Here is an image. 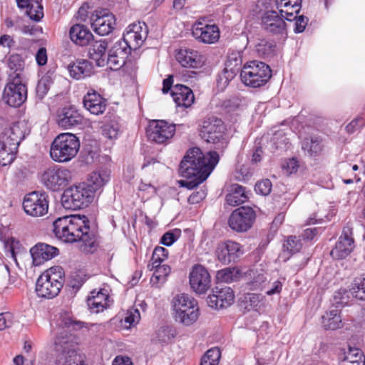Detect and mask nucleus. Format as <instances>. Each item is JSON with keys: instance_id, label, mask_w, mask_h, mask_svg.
I'll return each mask as SVG.
<instances>
[{"instance_id": "obj_23", "label": "nucleus", "mask_w": 365, "mask_h": 365, "mask_svg": "<svg viewBox=\"0 0 365 365\" xmlns=\"http://www.w3.org/2000/svg\"><path fill=\"white\" fill-rule=\"evenodd\" d=\"M30 252L32 257L33 264L34 266H40L57 256L59 250L54 246L39 242L31 247Z\"/></svg>"}, {"instance_id": "obj_31", "label": "nucleus", "mask_w": 365, "mask_h": 365, "mask_svg": "<svg viewBox=\"0 0 365 365\" xmlns=\"http://www.w3.org/2000/svg\"><path fill=\"white\" fill-rule=\"evenodd\" d=\"M277 9L286 20L292 21L296 19L302 6V0H275Z\"/></svg>"}, {"instance_id": "obj_38", "label": "nucleus", "mask_w": 365, "mask_h": 365, "mask_svg": "<svg viewBox=\"0 0 365 365\" xmlns=\"http://www.w3.org/2000/svg\"><path fill=\"white\" fill-rule=\"evenodd\" d=\"M322 325L325 329L335 330L342 327L340 312L336 309H332L322 316Z\"/></svg>"}, {"instance_id": "obj_53", "label": "nucleus", "mask_w": 365, "mask_h": 365, "mask_svg": "<svg viewBox=\"0 0 365 365\" xmlns=\"http://www.w3.org/2000/svg\"><path fill=\"white\" fill-rule=\"evenodd\" d=\"M299 167V163L294 158L285 160L282 164V170L287 175L296 173Z\"/></svg>"}, {"instance_id": "obj_19", "label": "nucleus", "mask_w": 365, "mask_h": 365, "mask_svg": "<svg viewBox=\"0 0 365 365\" xmlns=\"http://www.w3.org/2000/svg\"><path fill=\"white\" fill-rule=\"evenodd\" d=\"M189 278L190 287L197 294H205L211 287L210 274L201 264H196L192 267Z\"/></svg>"}, {"instance_id": "obj_55", "label": "nucleus", "mask_w": 365, "mask_h": 365, "mask_svg": "<svg viewBox=\"0 0 365 365\" xmlns=\"http://www.w3.org/2000/svg\"><path fill=\"white\" fill-rule=\"evenodd\" d=\"M154 273L152 277V279L155 278L157 282H160L161 280H164L166 277L170 272V267L166 264H161L158 266L157 267H153Z\"/></svg>"}, {"instance_id": "obj_49", "label": "nucleus", "mask_w": 365, "mask_h": 365, "mask_svg": "<svg viewBox=\"0 0 365 365\" xmlns=\"http://www.w3.org/2000/svg\"><path fill=\"white\" fill-rule=\"evenodd\" d=\"M302 246L300 240L296 236H289L283 244V249L290 254H294L301 250Z\"/></svg>"}, {"instance_id": "obj_5", "label": "nucleus", "mask_w": 365, "mask_h": 365, "mask_svg": "<svg viewBox=\"0 0 365 365\" xmlns=\"http://www.w3.org/2000/svg\"><path fill=\"white\" fill-rule=\"evenodd\" d=\"M63 282V268L59 266L52 267L38 277L36 284V294L41 298L53 299L59 294Z\"/></svg>"}, {"instance_id": "obj_39", "label": "nucleus", "mask_w": 365, "mask_h": 365, "mask_svg": "<svg viewBox=\"0 0 365 365\" xmlns=\"http://www.w3.org/2000/svg\"><path fill=\"white\" fill-rule=\"evenodd\" d=\"M248 197L245 192V187L235 184L232 186L231 192L226 195V201L231 206H237L245 202Z\"/></svg>"}, {"instance_id": "obj_13", "label": "nucleus", "mask_w": 365, "mask_h": 365, "mask_svg": "<svg viewBox=\"0 0 365 365\" xmlns=\"http://www.w3.org/2000/svg\"><path fill=\"white\" fill-rule=\"evenodd\" d=\"M225 130L223 121L212 116L202 121L199 134L200 138L207 143H217L224 139Z\"/></svg>"}, {"instance_id": "obj_7", "label": "nucleus", "mask_w": 365, "mask_h": 365, "mask_svg": "<svg viewBox=\"0 0 365 365\" xmlns=\"http://www.w3.org/2000/svg\"><path fill=\"white\" fill-rule=\"evenodd\" d=\"M272 71L268 65L259 61H252L244 65L240 78L244 84L252 88H259L270 79Z\"/></svg>"}, {"instance_id": "obj_46", "label": "nucleus", "mask_w": 365, "mask_h": 365, "mask_svg": "<svg viewBox=\"0 0 365 365\" xmlns=\"http://www.w3.org/2000/svg\"><path fill=\"white\" fill-rule=\"evenodd\" d=\"M238 274V269L236 268L227 267L217 271L216 278L221 282L230 283L236 279Z\"/></svg>"}, {"instance_id": "obj_44", "label": "nucleus", "mask_w": 365, "mask_h": 365, "mask_svg": "<svg viewBox=\"0 0 365 365\" xmlns=\"http://www.w3.org/2000/svg\"><path fill=\"white\" fill-rule=\"evenodd\" d=\"M156 334L159 341L163 344H169L177 336L178 332L173 327L166 326L160 327Z\"/></svg>"}, {"instance_id": "obj_48", "label": "nucleus", "mask_w": 365, "mask_h": 365, "mask_svg": "<svg viewBox=\"0 0 365 365\" xmlns=\"http://www.w3.org/2000/svg\"><path fill=\"white\" fill-rule=\"evenodd\" d=\"M350 291L356 299L365 300V278L355 279Z\"/></svg>"}, {"instance_id": "obj_12", "label": "nucleus", "mask_w": 365, "mask_h": 365, "mask_svg": "<svg viewBox=\"0 0 365 365\" xmlns=\"http://www.w3.org/2000/svg\"><path fill=\"white\" fill-rule=\"evenodd\" d=\"M48 205V196L44 192H29L25 195L23 200V208L25 212L32 217H42L46 215Z\"/></svg>"}, {"instance_id": "obj_59", "label": "nucleus", "mask_w": 365, "mask_h": 365, "mask_svg": "<svg viewBox=\"0 0 365 365\" xmlns=\"http://www.w3.org/2000/svg\"><path fill=\"white\" fill-rule=\"evenodd\" d=\"M140 319V312L138 309H130L128 310L126 317H125V322L129 324L130 326H133L138 324Z\"/></svg>"}, {"instance_id": "obj_63", "label": "nucleus", "mask_w": 365, "mask_h": 365, "mask_svg": "<svg viewBox=\"0 0 365 365\" xmlns=\"http://www.w3.org/2000/svg\"><path fill=\"white\" fill-rule=\"evenodd\" d=\"M175 85H173V76L170 75L168 78H165L163 81V88L162 92L164 94H166L169 92H172Z\"/></svg>"}, {"instance_id": "obj_54", "label": "nucleus", "mask_w": 365, "mask_h": 365, "mask_svg": "<svg viewBox=\"0 0 365 365\" xmlns=\"http://www.w3.org/2000/svg\"><path fill=\"white\" fill-rule=\"evenodd\" d=\"M100 157V149L98 148L86 149L83 155L82 156V161L86 164L89 165L98 160Z\"/></svg>"}, {"instance_id": "obj_51", "label": "nucleus", "mask_w": 365, "mask_h": 365, "mask_svg": "<svg viewBox=\"0 0 365 365\" xmlns=\"http://www.w3.org/2000/svg\"><path fill=\"white\" fill-rule=\"evenodd\" d=\"M35 4H31V6L26 10V14L31 19L39 21L43 16V6L38 0L35 1Z\"/></svg>"}, {"instance_id": "obj_40", "label": "nucleus", "mask_w": 365, "mask_h": 365, "mask_svg": "<svg viewBox=\"0 0 365 365\" xmlns=\"http://www.w3.org/2000/svg\"><path fill=\"white\" fill-rule=\"evenodd\" d=\"M8 67L10 70L9 80H21V76L24 70V62L20 55H11L8 59Z\"/></svg>"}, {"instance_id": "obj_8", "label": "nucleus", "mask_w": 365, "mask_h": 365, "mask_svg": "<svg viewBox=\"0 0 365 365\" xmlns=\"http://www.w3.org/2000/svg\"><path fill=\"white\" fill-rule=\"evenodd\" d=\"M93 197L92 190L86 183H80L65 190L61 200L66 209L76 210L88 207Z\"/></svg>"}, {"instance_id": "obj_27", "label": "nucleus", "mask_w": 365, "mask_h": 365, "mask_svg": "<svg viewBox=\"0 0 365 365\" xmlns=\"http://www.w3.org/2000/svg\"><path fill=\"white\" fill-rule=\"evenodd\" d=\"M84 108L91 114H103L107 107V101L95 90H90L83 99Z\"/></svg>"}, {"instance_id": "obj_22", "label": "nucleus", "mask_w": 365, "mask_h": 365, "mask_svg": "<svg viewBox=\"0 0 365 365\" xmlns=\"http://www.w3.org/2000/svg\"><path fill=\"white\" fill-rule=\"evenodd\" d=\"M235 300L233 290L228 287H216L212 294L207 297L210 307L215 309H222L230 307Z\"/></svg>"}, {"instance_id": "obj_26", "label": "nucleus", "mask_w": 365, "mask_h": 365, "mask_svg": "<svg viewBox=\"0 0 365 365\" xmlns=\"http://www.w3.org/2000/svg\"><path fill=\"white\" fill-rule=\"evenodd\" d=\"M83 119L81 114L73 106L63 108L57 115V123L64 129L81 124Z\"/></svg>"}, {"instance_id": "obj_32", "label": "nucleus", "mask_w": 365, "mask_h": 365, "mask_svg": "<svg viewBox=\"0 0 365 365\" xmlns=\"http://www.w3.org/2000/svg\"><path fill=\"white\" fill-rule=\"evenodd\" d=\"M70 76L76 80H80L91 76L93 73V66L86 59H77L70 63L67 67Z\"/></svg>"}, {"instance_id": "obj_11", "label": "nucleus", "mask_w": 365, "mask_h": 365, "mask_svg": "<svg viewBox=\"0 0 365 365\" xmlns=\"http://www.w3.org/2000/svg\"><path fill=\"white\" fill-rule=\"evenodd\" d=\"M255 219V211L251 207L242 206L232 212L228 225L235 232H245L253 226Z\"/></svg>"}, {"instance_id": "obj_47", "label": "nucleus", "mask_w": 365, "mask_h": 365, "mask_svg": "<svg viewBox=\"0 0 365 365\" xmlns=\"http://www.w3.org/2000/svg\"><path fill=\"white\" fill-rule=\"evenodd\" d=\"M342 360L344 361V364H347V362L353 363L361 360H365V358L362 351L359 349L349 346L347 351H344Z\"/></svg>"}, {"instance_id": "obj_37", "label": "nucleus", "mask_w": 365, "mask_h": 365, "mask_svg": "<svg viewBox=\"0 0 365 365\" xmlns=\"http://www.w3.org/2000/svg\"><path fill=\"white\" fill-rule=\"evenodd\" d=\"M323 138L320 136L305 138L302 143V148L310 156L319 155L324 149Z\"/></svg>"}, {"instance_id": "obj_20", "label": "nucleus", "mask_w": 365, "mask_h": 365, "mask_svg": "<svg viewBox=\"0 0 365 365\" xmlns=\"http://www.w3.org/2000/svg\"><path fill=\"white\" fill-rule=\"evenodd\" d=\"M176 61L184 68H201L206 62V57L197 50L181 48L176 51Z\"/></svg>"}, {"instance_id": "obj_4", "label": "nucleus", "mask_w": 365, "mask_h": 365, "mask_svg": "<svg viewBox=\"0 0 365 365\" xmlns=\"http://www.w3.org/2000/svg\"><path fill=\"white\" fill-rule=\"evenodd\" d=\"M80 145V140L76 135L71 133H61L51 144V158L58 163H68L76 158Z\"/></svg>"}, {"instance_id": "obj_33", "label": "nucleus", "mask_w": 365, "mask_h": 365, "mask_svg": "<svg viewBox=\"0 0 365 365\" xmlns=\"http://www.w3.org/2000/svg\"><path fill=\"white\" fill-rule=\"evenodd\" d=\"M69 35L71 40L81 46H87L93 37L89 29L81 24L73 25L70 29Z\"/></svg>"}, {"instance_id": "obj_2", "label": "nucleus", "mask_w": 365, "mask_h": 365, "mask_svg": "<svg viewBox=\"0 0 365 365\" xmlns=\"http://www.w3.org/2000/svg\"><path fill=\"white\" fill-rule=\"evenodd\" d=\"M83 324L70 317H62L53 329L56 336L55 349L58 352L56 365H86V355L78 353V337L71 333V331L81 329Z\"/></svg>"}, {"instance_id": "obj_30", "label": "nucleus", "mask_w": 365, "mask_h": 365, "mask_svg": "<svg viewBox=\"0 0 365 365\" xmlns=\"http://www.w3.org/2000/svg\"><path fill=\"white\" fill-rule=\"evenodd\" d=\"M109 298L107 289H100L98 291L94 289L90 292L88 297V307L93 313H99L108 307Z\"/></svg>"}, {"instance_id": "obj_14", "label": "nucleus", "mask_w": 365, "mask_h": 365, "mask_svg": "<svg viewBox=\"0 0 365 365\" xmlns=\"http://www.w3.org/2000/svg\"><path fill=\"white\" fill-rule=\"evenodd\" d=\"M115 24V16L106 9H96L91 14V28L98 35H108L114 30Z\"/></svg>"}, {"instance_id": "obj_60", "label": "nucleus", "mask_w": 365, "mask_h": 365, "mask_svg": "<svg viewBox=\"0 0 365 365\" xmlns=\"http://www.w3.org/2000/svg\"><path fill=\"white\" fill-rule=\"evenodd\" d=\"M207 192L205 190L200 189V190L193 192L188 197V202L192 205L200 203L205 198Z\"/></svg>"}, {"instance_id": "obj_35", "label": "nucleus", "mask_w": 365, "mask_h": 365, "mask_svg": "<svg viewBox=\"0 0 365 365\" xmlns=\"http://www.w3.org/2000/svg\"><path fill=\"white\" fill-rule=\"evenodd\" d=\"M107 48L108 43L105 40H100L95 41L89 48V57L95 61L99 66H104Z\"/></svg>"}, {"instance_id": "obj_1", "label": "nucleus", "mask_w": 365, "mask_h": 365, "mask_svg": "<svg viewBox=\"0 0 365 365\" xmlns=\"http://www.w3.org/2000/svg\"><path fill=\"white\" fill-rule=\"evenodd\" d=\"M53 232L64 242H81L80 249L85 254L93 253L98 247V237L91 230L90 222L86 215L58 217L53 223Z\"/></svg>"}, {"instance_id": "obj_29", "label": "nucleus", "mask_w": 365, "mask_h": 365, "mask_svg": "<svg viewBox=\"0 0 365 365\" xmlns=\"http://www.w3.org/2000/svg\"><path fill=\"white\" fill-rule=\"evenodd\" d=\"M171 96L178 107L190 108L195 102V96L190 88L182 84H175Z\"/></svg>"}, {"instance_id": "obj_45", "label": "nucleus", "mask_w": 365, "mask_h": 365, "mask_svg": "<svg viewBox=\"0 0 365 365\" xmlns=\"http://www.w3.org/2000/svg\"><path fill=\"white\" fill-rule=\"evenodd\" d=\"M101 132L105 138L109 140H115L119 135V124L115 121L107 122L101 126Z\"/></svg>"}, {"instance_id": "obj_28", "label": "nucleus", "mask_w": 365, "mask_h": 365, "mask_svg": "<svg viewBox=\"0 0 365 365\" xmlns=\"http://www.w3.org/2000/svg\"><path fill=\"white\" fill-rule=\"evenodd\" d=\"M130 53L128 46H124L117 41L106 56V63L110 69L118 70L125 63V60Z\"/></svg>"}, {"instance_id": "obj_10", "label": "nucleus", "mask_w": 365, "mask_h": 365, "mask_svg": "<svg viewBox=\"0 0 365 365\" xmlns=\"http://www.w3.org/2000/svg\"><path fill=\"white\" fill-rule=\"evenodd\" d=\"M176 132V125L165 120H152L147 129L149 140L157 144H168Z\"/></svg>"}, {"instance_id": "obj_24", "label": "nucleus", "mask_w": 365, "mask_h": 365, "mask_svg": "<svg viewBox=\"0 0 365 365\" xmlns=\"http://www.w3.org/2000/svg\"><path fill=\"white\" fill-rule=\"evenodd\" d=\"M30 133V127L25 120L13 123L6 128L1 137L19 147L21 140Z\"/></svg>"}, {"instance_id": "obj_15", "label": "nucleus", "mask_w": 365, "mask_h": 365, "mask_svg": "<svg viewBox=\"0 0 365 365\" xmlns=\"http://www.w3.org/2000/svg\"><path fill=\"white\" fill-rule=\"evenodd\" d=\"M148 35L147 26L145 23L138 22L130 24L123 34L122 41L118 42L128 46L129 51L139 48Z\"/></svg>"}, {"instance_id": "obj_56", "label": "nucleus", "mask_w": 365, "mask_h": 365, "mask_svg": "<svg viewBox=\"0 0 365 365\" xmlns=\"http://www.w3.org/2000/svg\"><path fill=\"white\" fill-rule=\"evenodd\" d=\"M272 187V184L269 179L262 180L258 181L255 186V190L257 193L262 195H267L270 193Z\"/></svg>"}, {"instance_id": "obj_52", "label": "nucleus", "mask_w": 365, "mask_h": 365, "mask_svg": "<svg viewBox=\"0 0 365 365\" xmlns=\"http://www.w3.org/2000/svg\"><path fill=\"white\" fill-rule=\"evenodd\" d=\"M20 248V242L13 237L9 238L5 243L6 255L16 260V253Z\"/></svg>"}, {"instance_id": "obj_21", "label": "nucleus", "mask_w": 365, "mask_h": 365, "mask_svg": "<svg viewBox=\"0 0 365 365\" xmlns=\"http://www.w3.org/2000/svg\"><path fill=\"white\" fill-rule=\"evenodd\" d=\"M354 247L352 229L349 226H345L335 247L331 250L330 255L335 259H344L353 251Z\"/></svg>"}, {"instance_id": "obj_58", "label": "nucleus", "mask_w": 365, "mask_h": 365, "mask_svg": "<svg viewBox=\"0 0 365 365\" xmlns=\"http://www.w3.org/2000/svg\"><path fill=\"white\" fill-rule=\"evenodd\" d=\"M180 231L176 230L175 232H167L161 237L160 242L165 246L172 245L179 237Z\"/></svg>"}, {"instance_id": "obj_43", "label": "nucleus", "mask_w": 365, "mask_h": 365, "mask_svg": "<svg viewBox=\"0 0 365 365\" xmlns=\"http://www.w3.org/2000/svg\"><path fill=\"white\" fill-rule=\"evenodd\" d=\"M168 254L169 252L166 248L156 247L153 250L150 262L148 265L150 270H153V267H157L165 261L168 257Z\"/></svg>"}, {"instance_id": "obj_25", "label": "nucleus", "mask_w": 365, "mask_h": 365, "mask_svg": "<svg viewBox=\"0 0 365 365\" xmlns=\"http://www.w3.org/2000/svg\"><path fill=\"white\" fill-rule=\"evenodd\" d=\"M262 26L269 33L282 34L286 31L284 18L275 11H267L262 16Z\"/></svg>"}, {"instance_id": "obj_18", "label": "nucleus", "mask_w": 365, "mask_h": 365, "mask_svg": "<svg viewBox=\"0 0 365 365\" xmlns=\"http://www.w3.org/2000/svg\"><path fill=\"white\" fill-rule=\"evenodd\" d=\"M215 253L219 262L228 264L237 261L243 255L244 250L240 243L233 240H226L217 244Z\"/></svg>"}, {"instance_id": "obj_36", "label": "nucleus", "mask_w": 365, "mask_h": 365, "mask_svg": "<svg viewBox=\"0 0 365 365\" xmlns=\"http://www.w3.org/2000/svg\"><path fill=\"white\" fill-rule=\"evenodd\" d=\"M239 61H237V63L235 64L232 63L231 60L226 62L225 68L219 74L217 80V87L220 89L223 90L225 88L229 85L230 82L236 76L237 73L236 66L239 65Z\"/></svg>"}, {"instance_id": "obj_34", "label": "nucleus", "mask_w": 365, "mask_h": 365, "mask_svg": "<svg viewBox=\"0 0 365 365\" xmlns=\"http://www.w3.org/2000/svg\"><path fill=\"white\" fill-rule=\"evenodd\" d=\"M18 146L0 137V165L11 164L16 158Z\"/></svg>"}, {"instance_id": "obj_42", "label": "nucleus", "mask_w": 365, "mask_h": 365, "mask_svg": "<svg viewBox=\"0 0 365 365\" xmlns=\"http://www.w3.org/2000/svg\"><path fill=\"white\" fill-rule=\"evenodd\" d=\"M276 48L274 41L261 39L256 45V51L263 58H269L274 55Z\"/></svg>"}, {"instance_id": "obj_62", "label": "nucleus", "mask_w": 365, "mask_h": 365, "mask_svg": "<svg viewBox=\"0 0 365 365\" xmlns=\"http://www.w3.org/2000/svg\"><path fill=\"white\" fill-rule=\"evenodd\" d=\"M35 57L38 66H42L46 65L48 61L46 48L45 47L40 48L36 52Z\"/></svg>"}, {"instance_id": "obj_50", "label": "nucleus", "mask_w": 365, "mask_h": 365, "mask_svg": "<svg viewBox=\"0 0 365 365\" xmlns=\"http://www.w3.org/2000/svg\"><path fill=\"white\" fill-rule=\"evenodd\" d=\"M221 358V351L218 347H213L208 349L201 359V361H206L214 365H219Z\"/></svg>"}, {"instance_id": "obj_3", "label": "nucleus", "mask_w": 365, "mask_h": 365, "mask_svg": "<svg viewBox=\"0 0 365 365\" xmlns=\"http://www.w3.org/2000/svg\"><path fill=\"white\" fill-rule=\"evenodd\" d=\"M219 159L216 151H210L205 155L199 148L189 149L180 162L179 173L191 180H180V185L189 190L196 187L208 178Z\"/></svg>"}, {"instance_id": "obj_16", "label": "nucleus", "mask_w": 365, "mask_h": 365, "mask_svg": "<svg viewBox=\"0 0 365 365\" xmlns=\"http://www.w3.org/2000/svg\"><path fill=\"white\" fill-rule=\"evenodd\" d=\"M192 34L195 39L205 44L217 43L220 37V31L215 24H209L198 20L192 26Z\"/></svg>"}, {"instance_id": "obj_6", "label": "nucleus", "mask_w": 365, "mask_h": 365, "mask_svg": "<svg viewBox=\"0 0 365 365\" xmlns=\"http://www.w3.org/2000/svg\"><path fill=\"white\" fill-rule=\"evenodd\" d=\"M173 307L176 320L185 326L195 323L200 316L197 300L187 294H180L173 299Z\"/></svg>"}, {"instance_id": "obj_17", "label": "nucleus", "mask_w": 365, "mask_h": 365, "mask_svg": "<svg viewBox=\"0 0 365 365\" xmlns=\"http://www.w3.org/2000/svg\"><path fill=\"white\" fill-rule=\"evenodd\" d=\"M27 98V88L21 80H9L4 88L3 100L11 107H19Z\"/></svg>"}, {"instance_id": "obj_57", "label": "nucleus", "mask_w": 365, "mask_h": 365, "mask_svg": "<svg viewBox=\"0 0 365 365\" xmlns=\"http://www.w3.org/2000/svg\"><path fill=\"white\" fill-rule=\"evenodd\" d=\"M365 125V120L361 117H357L353 119L349 124L345 127V130L347 133L352 134Z\"/></svg>"}, {"instance_id": "obj_61", "label": "nucleus", "mask_w": 365, "mask_h": 365, "mask_svg": "<svg viewBox=\"0 0 365 365\" xmlns=\"http://www.w3.org/2000/svg\"><path fill=\"white\" fill-rule=\"evenodd\" d=\"M295 23H294V31L296 33H301L304 31L306 26L308 23V19L304 16H299L297 17L296 15Z\"/></svg>"}, {"instance_id": "obj_64", "label": "nucleus", "mask_w": 365, "mask_h": 365, "mask_svg": "<svg viewBox=\"0 0 365 365\" xmlns=\"http://www.w3.org/2000/svg\"><path fill=\"white\" fill-rule=\"evenodd\" d=\"M113 365H133L131 359L127 356H117L113 361Z\"/></svg>"}, {"instance_id": "obj_9", "label": "nucleus", "mask_w": 365, "mask_h": 365, "mask_svg": "<svg viewBox=\"0 0 365 365\" xmlns=\"http://www.w3.org/2000/svg\"><path fill=\"white\" fill-rule=\"evenodd\" d=\"M72 180V172L67 168L53 165L41 175V183L49 190L58 192L68 186Z\"/></svg>"}, {"instance_id": "obj_41", "label": "nucleus", "mask_w": 365, "mask_h": 365, "mask_svg": "<svg viewBox=\"0 0 365 365\" xmlns=\"http://www.w3.org/2000/svg\"><path fill=\"white\" fill-rule=\"evenodd\" d=\"M107 181L108 176L105 173L93 171L89 175L87 182L85 183L89 189L92 190L94 195L96 190L102 187Z\"/></svg>"}]
</instances>
